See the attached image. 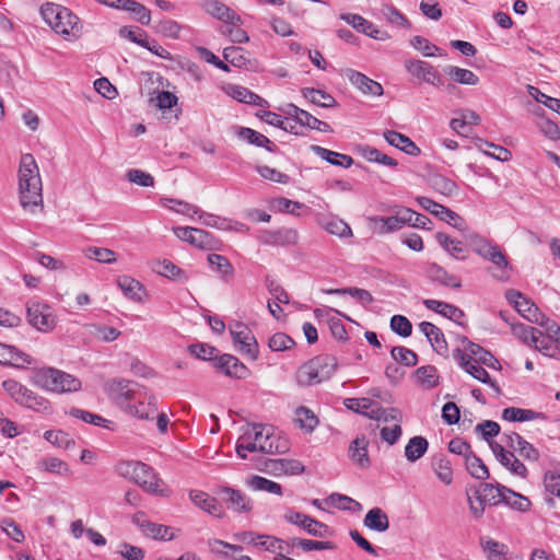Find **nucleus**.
<instances>
[{
  "instance_id": "f257e3e1",
  "label": "nucleus",
  "mask_w": 560,
  "mask_h": 560,
  "mask_svg": "<svg viewBox=\"0 0 560 560\" xmlns=\"http://www.w3.org/2000/svg\"><path fill=\"white\" fill-rule=\"evenodd\" d=\"M43 185L38 165L32 154H23L19 167L20 205L26 211L43 205Z\"/></svg>"
},
{
  "instance_id": "f03ea898",
  "label": "nucleus",
  "mask_w": 560,
  "mask_h": 560,
  "mask_svg": "<svg viewBox=\"0 0 560 560\" xmlns=\"http://www.w3.org/2000/svg\"><path fill=\"white\" fill-rule=\"evenodd\" d=\"M32 383L54 393H70L81 388L79 378L55 368H43L34 371Z\"/></svg>"
},
{
  "instance_id": "7ed1b4c3",
  "label": "nucleus",
  "mask_w": 560,
  "mask_h": 560,
  "mask_svg": "<svg viewBox=\"0 0 560 560\" xmlns=\"http://www.w3.org/2000/svg\"><path fill=\"white\" fill-rule=\"evenodd\" d=\"M116 471L119 476L138 483L147 492L164 494V491L160 488L162 485L161 479L144 463L136 460L120 462L116 465Z\"/></svg>"
},
{
  "instance_id": "20e7f679",
  "label": "nucleus",
  "mask_w": 560,
  "mask_h": 560,
  "mask_svg": "<svg viewBox=\"0 0 560 560\" xmlns=\"http://www.w3.org/2000/svg\"><path fill=\"white\" fill-rule=\"evenodd\" d=\"M338 365L336 357L319 354L303 364L298 373V382L302 386H312L332 376Z\"/></svg>"
},
{
  "instance_id": "39448f33",
  "label": "nucleus",
  "mask_w": 560,
  "mask_h": 560,
  "mask_svg": "<svg viewBox=\"0 0 560 560\" xmlns=\"http://www.w3.org/2000/svg\"><path fill=\"white\" fill-rule=\"evenodd\" d=\"M470 246L477 255L493 264L498 271L492 273L493 277L500 280L509 278V271L511 270V267L505 254L498 245H494L488 240L476 235L470 240Z\"/></svg>"
},
{
  "instance_id": "423d86ee",
  "label": "nucleus",
  "mask_w": 560,
  "mask_h": 560,
  "mask_svg": "<svg viewBox=\"0 0 560 560\" xmlns=\"http://www.w3.org/2000/svg\"><path fill=\"white\" fill-rule=\"evenodd\" d=\"M2 387L10 397L21 406L37 412H46L50 409V404L46 398L28 389L15 380L3 381Z\"/></svg>"
},
{
  "instance_id": "0eeeda50",
  "label": "nucleus",
  "mask_w": 560,
  "mask_h": 560,
  "mask_svg": "<svg viewBox=\"0 0 560 560\" xmlns=\"http://www.w3.org/2000/svg\"><path fill=\"white\" fill-rule=\"evenodd\" d=\"M27 322L42 332L51 331L57 325L54 310L46 303L31 301L26 305Z\"/></svg>"
},
{
  "instance_id": "6e6552de",
  "label": "nucleus",
  "mask_w": 560,
  "mask_h": 560,
  "mask_svg": "<svg viewBox=\"0 0 560 560\" xmlns=\"http://www.w3.org/2000/svg\"><path fill=\"white\" fill-rule=\"evenodd\" d=\"M175 235L189 243L190 245L205 249L212 250L218 248L219 241L211 233L190 226H178L173 229Z\"/></svg>"
},
{
  "instance_id": "1a4fd4ad",
  "label": "nucleus",
  "mask_w": 560,
  "mask_h": 560,
  "mask_svg": "<svg viewBox=\"0 0 560 560\" xmlns=\"http://www.w3.org/2000/svg\"><path fill=\"white\" fill-rule=\"evenodd\" d=\"M135 386L137 384L131 381L118 378L107 382L105 390L109 399L126 411L128 406H130V401L135 398Z\"/></svg>"
},
{
  "instance_id": "9d476101",
  "label": "nucleus",
  "mask_w": 560,
  "mask_h": 560,
  "mask_svg": "<svg viewBox=\"0 0 560 560\" xmlns=\"http://www.w3.org/2000/svg\"><path fill=\"white\" fill-rule=\"evenodd\" d=\"M232 339L242 354L250 360L258 358V343L252 330L243 323H236L230 329Z\"/></svg>"
},
{
  "instance_id": "9b49d317",
  "label": "nucleus",
  "mask_w": 560,
  "mask_h": 560,
  "mask_svg": "<svg viewBox=\"0 0 560 560\" xmlns=\"http://www.w3.org/2000/svg\"><path fill=\"white\" fill-rule=\"evenodd\" d=\"M405 68L412 77L435 88H442L445 84L443 77L436 68L427 61L406 60Z\"/></svg>"
},
{
  "instance_id": "f8f14e48",
  "label": "nucleus",
  "mask_w": 560,
  "mask_h": 560,
  "mask_svg": "<svg viewBox=\"0 0 560 560\" xmlns=\"http://www.w3.org/2000/svg\"><path fill=\"white\" fill-rule=\"evenodd\" d=\"M283 518L288 523L296 525L308 535L315 537L324 538L328 535L329 532V527L326 524L301 512L288 510L284 513Z\"/></svg>"
},
{
  "instance_id": "ddd939ff",
  "label": "nucleus",
  "mask_w": 560,
  "mask_h": 560,
  "mask_svg": "<svg viewBox=\"0 0 560 560\" xmlns=\"http://www.w3.org/2000/svg\"><path fill=\"white\" fill-rule=\"evenodd\" d=\"M132 523L137 525L147 537L161 540L174 539V535L170 534L171 527L149 521L145 513L142 511L133 514Z\"/></svg>"
},
{
  "instance_id": "4468645a",
  "label": "nucleus",
  "mask_w": 560,
  "mask_h": 560,
  "mask_svg": "<svg viewBox=\"0 0 560 560\" xmlns=\"http://www.w3.org/2000/svg\"><path fill=\"white\" fill-rule=\"evenodd\" d=\"M340 19L347 24L351 25L354 30L363 33L374 39L385 40L389 38V35L385 31L378 30L372 22L368 21L363 16L354 13H342Z\"/></svg>"
},
{
  "instance_id": "2eb2a0df",
  "label": "nucleus",
  "mask_w": 560,
  "mask_h": 560,
  "mask_svg": "<svg viewBox=\"0 0 560 560\" xmlns=\"http://www.w3.org/2000/svg\"><path fill=\"white\" fill-rule=\"evenodd\" d=\"M546 327L548 336H544V334L539 330L536 336L537 342H533L532 346L535 347L536 350L542 352L546 355L552 357L553 352L557 350V346H555V341L559 342L560 340V327L556 322L549 320Z\"/></svg>"
},
{
  "instance_id": "dca6fc26",
  "label": "nucleus",
  "mask_w": 560,
  "mask_h": 560,
  "mask_svg": "<svg viewBox=\"0 0 560 560\" xmlns=\"http://www.w3.org/2000/svg\"><path fill=\"white\" fill-rule=\"evenodd\" d=\"M222 500L226 503L228 508L238 513H248L253 509L252 500L242 491L223 487L220 490Z\"/></svg>"
},
{
  "instance_id": "f3484780",
  "label": "nucleus",
  "mask_w": 560,
  "mask_h": 560,
  "mask_svg": "<svg viewBox=\"0 0 560 560\" xmlns=\"http://www.w3.org/2000/svg\"><path fill=\"white\" fill-rule=\"evenodd\" d=\"M33 362L34 359L30 354L16 349L13 346L0 343V364L11 365L18 369H25Z\"/></svg>"
},
{
  "instance_id": "a211bd4d",
  "label": "nucleus",
  "mask_w": 560,
  "mask_h": 560,
  "mask_svg": "<svg viewBox=\"0 0 560 560\" xmlns=\"http://www.w3.org/2000/svg\"><path fill=\"white\" fill-rule=\"evenodd\" d=\"M203 9L213 18L236 26L242 24V19L232 9L219 0H202Z\"/></svg>"
},
{
  "instance_id": "6ab92c4d",
  "label": "nucleus",
  "mask_w": 560,
  "mask_h": 560,
  "mask_svg": "<svg viewBox=\"0 0 560 560\" xmlns=\"http://www.w3.org/2000/svg\"><path fill=\"white\" fill-rule=\"evenodd\" d=\"M420 331L427 337L433 350L443 357H447L448 347L443 331L430 322H422L419 324Z\"/></svg>"
},
{
  "instance_id": "aec40b11",
  "label": "nucleus",
  "mask_w": 560,
  "mask_h": 560,
  "mask_svg": "<svg viewBox=\"0 0 560 560\" xmlns=\"http://www.w3.org/2000/svg\"><path fill=\"white\" fill-rule=\"evenodd\" d=\"M346 75L349 79V81L363 94L373 96L383 95V86L378 82L366 77L365 74L352 69H348L346 71Z\"/></svg>"
},
{
  "instance_id": "412c9836",
  "label": "nucleus",
  "mask_w": 560,
  "mask_h": 560,
  "mask_svg": "<svg viewBox=\"0 0 560 560\" xmlns=\"http://www.w3.org/2000/svg\"><path fill=\"white\" fill-rule=\"evenodd\" d=\"M508 492V487L501 483H480L476 491L477 500L482 501L483 504L499 505L503 503L504 493Z\"/></svg>"
},
{
  "instance_id": "4be33fe9",
  "label": "nucleus",
  "mask_w": 560,
  "mask_h": 560,
  "mask_svg": "<svg viewBox=\"0 0 560 560\" xmlns=\"http://www.w3.org/2000/svg\"><path fill=\"white\" fill-rule=\"evenodd\" d=\"M266 469L268 472H271L276 476L281 475H300L304 471V466L300 460L296 459H288V458H277V459H268L265 463Z\"/></svg>"
},
{
  "instance_id": "5701e85b",
  "label": "nucleus",
  "mask_w": 560,
  "mask_h": 560,
  "mask_svg": "<svg viewBox=\"0 0 560 560\" xmlns=\"http://www.w3.org/2000/svg\"><path fill=\"white\" fill-rule=\"evenodd\" d=\"M215 366L230 377L244 378L248 373V369L245 364L236 357L228 353L218 359Z\"/></svg>"
},
{
  "instance_id": "b1692460",
  "label": "nucleus",
  "mask_w": 560,
  "mask_h": 560,
  "mask_svg": "<svg viewBox=\"0 0 560 560\" xmlns=\"http://www.w3.org/2000/svg\"><path fill=\"white\" fill-rule=\"evenodd\" d=\"M243 433L237 439V443L242 445V447L247 448L248 452H260L265 454H277V453H283L287 451L288 446L285 444L283 445H272L267 444L266 441H264L262 444L254 443L250 438V432H247L245 427H243Z\"/></svg>"
},
{
  "instance_id": "393cba45",
  "label": "nucleus",
  "mask_w": 560,
  "mask_h": 560,
  "mask_svg": "<svg viewBox=\"0 0 560 560\" xmlns=\"http://www.w3.org/2000/svg\"><path fill=\"white\" fill-rule=\"evenodd\" d=\"M384 138L388 144L399 149L408 155L418 156L421 152L419 147L409 137L400 132L387 130L384 132Z\"/></svg>"
},
{
  "instance_id": "a878e982",
  "label": "nucleus",
  "mask_w": 560,
  "mask_h": 560,
  "mask_svg": "<svg viewBox=\"0 0 560 560\" xmlns=\"http://www.w3.org/2000/svg\"><path fill=\"white\" fill-rule=\"evenodd\" d=\"M423 305L428 310L436 312V313L441 314L442 316L457 323L458 325H463L460 319L465 316V314L457 306L448 304L443 301L431 300V299L424 300Z\"/></svg>"
},
{
  "instance_id": "bb28decb",
  "label": "nucleus",
  "mask_w": 560,
  "mask_h": 560,
  "mask_svg": "<svg viewBox=\"0 0 560 560\" xmlns=\"http://www.w3.org/2000/svg\"><path fill=\"white\" fill-rule=\"evenodd\" d=\"M369 441L364 435L357 436L350 444L348 453L351 460L361 468L370 466Z\"/></svg>"
},
{
  "instance_id": "cd10ccee",
  "label": "nucleus",
  "mask_w": 560,
  "mask_h": 560,
  "mask_svg": "<svg viewBox=\"0 0 560 560\" xmlns=\"http://www.w3.org/2000/svg\"><path fill=\"white\" fill-rule=\"evenodd\" d=\"M261 243L266 245H290L298 241V233L292 229H282L278 231H266L260 236Z\"/></svg>"
},
{
  "instance_id": "c85d7f7f",
  "label": "nucleus",
  "mask_w": 560,
  "mask_h": 560,
  "mask_svg": "<svg viewBox=\"0 0 560 560\" xmlns=\"http://www.w3.org/2000/svg\"><path fill=\"white\" fill-rule=\"evenodd\" d=\"M245 429L247 430V432H250V438L254 443L262 444L264 441H266L267 444H272V445L285 444L287 445L285 442L280 443L276 439V436L273 434V429L271 427L260 424V423H248L245 425Z\"/></svg>"
},
{
  "instance_id": "c756f323",
  "label": "nucleus",
  "mask_w": 560,
  "mask_h": 560,
  "mask_svg": "<svg viewBox=\"0 0 560 560\" xmlns=\"http://www.w3.org/2000/svg\"><path fill=\"white\" fill-rule=\"evenodd\" d=\"M236 135L249 144L265 148L269 152H275L277 149V145L269 138L252 128L240 127Z\"/></svg>"
},
{
  "instance_id": "7c9ffc66",
  "label": "nucleus",
  "mask_w": 560,
  "mask_h": 560,
  "mask_svg": "<svg viewBox=\"0 0 560 560\" xmlns=\"http://www.w3.org/2000/svg\"><path fill=\"white\" fill-rule=\"evenodd\" d=\"M153 271L174 281L188 280L186 272L168 259L156 260L152 266Z\"/></svg>"
},
{
  "instance_id": "2f4dec72",
  "label": "nucleus",
  "mask_w": 560,
  "mask_h": 560,
  "mask_svg": "<svg viewBox=\"0 0 560 560\" xmlns=\"http://www.w3.org/2000/svg\"><path fill=\"white\" fill-rule=\"evenodd\" d=\"M311 150L332 165L349 168L353 164V159L350 155L338 153L317 144L311 145Z\"/></svg>"
},
{
  "instance_id": "473e14b6",
  "label": "nucleus",
  "mask_w": 560,
  "mask_h": 560,
  "mask_svg": "<svg viewBox=\"0 0 560 560\" xmlns=\"http://www.w3.org/2000/svg\"><path fill=\"white\" fill-rule=\"evenodd\" d=\"M462 343L472 355L477 357V359H475L477 362L492 369L501 368L499 361L493 357V354L490 351L483 349L478 343L468 340L467 337L462 338Z\"/></svg>"
},
{
  "instance_id": "72a5a7b5",
  "label": "nucleus",
  "mask_w": 560,
  "mask_h": 560,
  "mask_svg": "<svg viewBox=\"0 0 560 560\" xmlns=\"http://www.w3.org/2000/svg\"><path fill=\"white\" fill-rule=\"evenodd\" d=\"M190 500L201 510L206 511L207 513L221 517L222 516V509L218 504L217 500L207 493L202 491L191 490L189 493Z\"/></svg>"
},
{
  "instance_id": "f704fd0d",
  "label": "nucleus",
  "mask_w": 560,
  "mask_h": 560,
  "mask_svg": "<svg viewBox=\"0 0 560 560\" xmlns=\"http://www.w3.org/2000/svg\"><path fill=\"white\" fill-rule=\"evenodd\" d=\"M427 276L435 282L444 287H451L454 289H459L462 287L460 279L455 277L454 275L448 273L444 268L436 264H431L427 268Z\"/></svg>"
},
{
  "instance_id": "c9c22d12",
  "label": "nucleus",
  "mask_w": 560,
  "mask_h": 560,
  "mask_svg": "<svg viewBox=\"0 0 560 560\" xmlns=\"http://www.w3.org/2000/svg\"><path fill=\"white\" fill-rule=\"evenodd\" d=\"M521 304L517 305V313L530 323H535L539 326L547 325L549 318L527 298L523 299Z\"/></svg>"
},
{
  "instance_id": "e433bc0d",
  "label": "nucleus",
  "mask_w": 560,
  "mask_h": 560,
  "mask_svg": "<svg viewBox=\"0 0 560 560\" xmlns=\"http://www.w3.org/2000/svg\"><path fill=\"white\" fill-rule=\"evenodd\" d=\"M363 524L371 530L386 532L389 528L387 514L381 508L371 509L364 516Z\"/></svg>"
},
{
  "instance_id": "4c0bfd02",
  "label": "nucleus",
  "mask_w": 560,
  "mask_h": 560,
  "mask_svg": "<svg viewBox=\"0 0 560 560\" xmlns=\"http://www.w3.org/2000/svg\"><path fill=\"white\" fill-rule=\"evenodd\" d=\"M52 30L63 36L79 37L81 35L82 26L80 25L79 18L69 10V16L66 19H57Z\"/></svg>"
},
{
  "instance_id": "58836bf2",
  "label": "nucleus",
  "mask_w": 560,
  "mask_h": 560,
  "mask_svg": "<svg viewBox=\"0 0 560 560\" xmlns=\"http://www.w3.org/2000/svg\"><path fill=\"white\" fill-rule=\"evenodd\" d=\"M435 240L452 257L462 260L467 258L468 250L460 241L454 240L442 232L435 234Z\"/></svg>"
},
{
  "instance_id": "ea45409f",
  "label": "nucleus",
  "mask_w": 560,
  "mask_h": 560,
  "mask_svg": "<svg viewBox=\"0 0 560 560\" xmlns=\"http://www.w3.org/2000/svg\"><path fill=\"white\" fill-rule=\"evenodd\" d=\"M369 226L376 234L392 233L401 229V224L396 214L390 217L369 218Z\"/></svg>"
},
{
  "instance_id": "a19ab883",
  "label": "nucleus",
  "mask_w": 560,
  "mask_h": 560,
  "mask_svg": "<svg viewBox=\"0 0 560 560\" xmlns=\"http://www.w3.org/2000/svg\"><path fill=\"white\" fill-rule=\"evenodd\" d=\"M432 469L436 477L444 485H451L453 481V469L451 462L444 454H436L432 457Z\"/></svg>"
},
{
  "instance_id": "79ce46f5",
  "label": "nucleus",
  "mask_w": 560,
  "mask_h": 560,
  "mask_svg": "<svg viewBox=\"0 0 560 560\" xmlns=\"http://www.w3.org/2000/svg\"><path fill=\"white\" fill-rule=\"evenodd\" d=\"M444 72L455 83L464 85H477L479 83L478 75L468 69L459 68L456 66H446L444 68Z\"/></svg>"
},
{
  "instance_id": "37998d69",
  "label": "nucleus",
  "mask_w": 560,
  "mask_h": 560,
  "mask_svg": "<svg viewBox=\"0 0 560 560\" xmlns=\"http://www.w3.org/2000/svg\"><path fill=\"white\" fill-rule=\"evenodd\" d=\"M207 259H208V262L210 264V266L218 273H220L221 278L224 281L228 282L233 279L234 267L225 256H222L219 254H209Z\"/></svg>"
},
{
  "instance_id": "c03bdc74",
  "label": "nucleus",
  "mask_w": 560,
  "mask_h": 560,
  "mask_svg": "<svg viewBox=\"0 0 560 560\" xmlns=\"http://www.w3.org/2000/svg\"><path fill=\"white\" fill-rule=\"evenodd\" d=\"M301 93L308 102L313 103L314 105L320 107H334L337 105L336 100L329 93L323 90L303 88Z\"/></svg>"
},
{
  "instance_id": "a18cd8bd",
  "label": "nucleus",
  "mask_w": 560,
  "mask_h": 560,
  "mask_svg": "<svg viewBox=\"0 0 560 560\" xmlns=\"http://www.w3.org/2000/svg\"><path fill=\"white\" fill-rule=\"evenodd\" d=\"M502 418L506 421H532L536 419H544L545 416L532 409H522L517 407H508L502 411Z\"/></svg>"
},
{
  "instance_id": "49530a36",
  "label": "nucleus",
  "mask_w": 560,
  "mask_h": 560,
  "mask_svg": "<svg viewBox=\"0 0 560 560\" xmlns=\"http://www.w3.org/2000/svg\"><path fill=\"white\" fill-rule=\"evenodd\" d=\"M476 147L481 150L483 153L499 160L502 162L509 161L512 158V153L503 148L502 145L494 144L481 138H477L475 140Z\"/></svg>"
},
{
  "instance_id": "de8ad7c7",
  "label": "nucleus",
  "mask_w": 560,
  "mask_h": 560,
  "mask_svg": "<svg viewBox=\"0 0 560 560\" xmlns=\"http://www.w3.org/2000/svg\"><path fill=\"white\" fill-rule=\"evenodd\" d=\"M429 443L425 438L417 435L409 440L405 447V456L409 462L420 459L428 451Z\"/></svg>"
},
{
  "instance_id": "09e8293b",
  "label": "nucleus",
  "mask_w": 560,
  "mask_h": 560,
  "mask_svg": "<svg viewBox=\"0 0 560 560\" xmlns=\"http://www.w3.org/2000/svg\"><path fill=\"white\" fill-rule=\"evenodd\" d=\"M126 412L139 419H154L155 415H158L156 400L154 397H151L148 402L139 401L138 405H130Z\"/></svg>"
},
{
  "instance_id": "8fccbe9b",
  "label": "nucleus",
  "mask_w": 560,
  "mask_h": 560,
  "mask_svg": "<svg viewBox=\"0 0 560 560\" xmlns=\"http://www.w3.org/2000/svg\"><path fill=\"white\" fill-rule=\"evenodd\" d=\"M117 284L127 298L133 301H141L143 285L138 280L129 276H121L117 279Z\"/></svg>"
},
{
  "instance_id": "3c124183",
  "label": "nucleus",
  "mask_w": 560,
  "mask_h": 560,
  "mask_svg": "<svg viewBox=\"0 0 560 560\" xmlns=\"http://www.w3.org/2000/svg\"><path fill=\"white\" fill-rule=\"evenodd\" d=\"M44 21L52 28L57 19L62 20L69 16V9L55 3H46L40 8Z\"/></svg>"
},
{
  "instance_id": "603ef678",
  "label": "nucleus",
  "mask_w": 560,
  "mask_h": 560,
  "mask_svg": "<svg viewBox=\"0 0 560 560\" xmlns=\"http://www.w3.org/2000/svg\"><path fill=\"white\" fill-rule=\"evenodd\" d=\"M231 95L233 98H235L238 102L245 103V104H253L257 106H265L267 105V101L257 95L256 93L252 92L247 88L241 86V85H232L230 88Z\"/></svg>"
},
{
  "instance_id": "864d4df0",
  "label": "nucleus",
  "mask_w": 560,
  "mask_h": 560,
  "mask_svg": "<svg viewBox=\"0 0 560 560\" xmlns=\"http://www.w3.org/2000/svg\"><path fill=\"white\" fill-rule=\"evenodd\" d=\"M291 547H300L303 551H313V550H331L335 549V544L332 541H319V540H311L305 538H291L285 542Z\"/></svg>"
},
{
  "instance_id": "5fc2aeb1",
  "label": "nucleus",
  "mask_w": 560,
  "mask_h": 560,
  "mask_svg": "<svg viewBox=\"0 0 560 560\" xmlns=\"http://www.w3.org/2000/svg\"><path fill=\"white\" fill-rule=\"evenodd\" d=\"M282 112L290 116V117H294V120L303 126V127H307L310 129L313 130V121H316L317 118L315 116H313L311 113L298 107L296 105L290 103V104H287L285 107L282 108Z\"/></svg>"
},
{
  "instance_id": "6e6d98bb",
  "label": "nucleus",
  "mask_w": 560,
  "mask_h": 560,
  "mask_svg": "<svg viewBox=\"0 0 560 560\" xmlns=\"http://www.w3.org/2000/svg\"><path fill=\"white\" fill-rule=\"evenodd\" d=\"M37 468L42 471H48L60 476H68L70 474L68 464L57 457L39 459L37 462Z\"/></svg>"
},
{
  "instance_id": "4d7b16f0",
  "label": "nucleus",
  "mask_w": 560,
  "mask_h": 560,
  "mask_svg": "<svg viewBox=\"0 0 560 560\" xmlns=\"http://www.w3.org/2000/svg\"><path fill=\"white\" fill-rule=\"evenodd\" d=\"M466 468L471 477L480 480L489 478L490 474L485 463L472 452L466 458Z\"/></svg>"
},
{
  "instance_id": "13d9d810",
  "label": "nucleus",
  "mask_w": 560,
  "mask_h": 560,
  "mask_svg": "<svg viewBox=\"0 0 560 560\" xmlns=\"http://www.w3.org/2000/svg\"><path fill=\"white\" fill-rule=\"evenodd\" d=\"M503 503L518 512H526L532 506V502L527 497L515 492L510 488H508V492L504 493Z\"/></svg>"
},
{
  "instance_id": "bf43d9fd",
  "label": "nucleus",
  "mask_w": 560,
  "mask_h": 560,
  "mask_svg": "<svg viewBox=\"0 0 560 560\" xmlns=\"http://www.w3.org/2000/svg\"><path fill=\"white\" fill-rule=\"evenodd\" d=\"M247 485L254 490L266 491L278 495L282 493L280 483L269 480L265 477L253 476L247 480Z\"/></svg>"
},
{
  "instance_id": "052dcab7",
  "label": "nucleus",
  "mask_w": 560,
  "mask_h": 560,
  "mask_svg": "<svg viewBox=\"0 0 560 560\" xmlns=\"http://www.w3.org/2000/svg\"><path fill=\"white\" fill-rule=\"evenodd\" d=\"M418 382L427 388H433L439 384L438 370L433 365L420 366L416 370Z\"/></svg>"
},
{
  "instance_id": "680f3d73",
  "label": "nucleus",
  "mask_w": 560,
  "mask_h": 560,
  "mask_svg": "<svg viewBox=\"0 0 560 560\" xmlns=\"http://www.w3.org/2000/svg\"><path fill=\"white\" fill-rule=\"evenodd\" d=\"M390 354L397 363L406 366H415L418 363L417 353L406 347H393Z\"/></svg>"
},
{
  "instance_id": "e2e57ef3",
  "label": "nucleus",
  "mask_w": 560,
  "mask_h": 560,
  "mask_svg": "<svg viewBox=\"0 0 560 560\" xmlns=\"http://www.w3.org/2000/svg\"><path fill=\"white\" fill-rule=\"evenodd\" d=\"M84 255L89 259H94L102 264H114L116 261V254L109 248L91 246L84 250Z\"/></svg>"
},
{
  "instance_id": "0e129e2a",
  "label": "nucleus",
  "mask_w": 560,
  "mask_h": 560,
  "mask_svg": "<svg viewBox=\"0 0 560 560\" xmlns=\"http://www.w3.org/2000/svg\"><path fill=\"white\" fill-rule=\"evenodd\" d=\"M45 439L51 444L69 450L74 446V440L65 431L61 430H49L44 434Z\"/></svg>"
},
{
  "instance_id": "69168bd1",
  "label": "nucleus",
  "mask_w": 560,
  "mask_h": 560,
  "mask_svg": "<svg viewBox=\"0 0 560 560\" xmlns=\"http://www.w3.org/2000/svg\"><path fill=\"white\" fill-rule=\"evenodd\" d=\"M430 185L433 189L444 196H452L457 191V185L455 182L443 175H433L430 178Z\"/></svg>"
},
{
  "instance_id": "338daca9",
  "label": "nucleus",
  "mask_w": 560,
  "mask_h": 560,
  "mask_svg": "<svg viewBox=\"0 0 560 560\" xmlns=\"http://www.w3.org/2000/svg\"><path fill=\"white\" fill-rule=\"evenodd\" d=\"M296 422L301 429L307 432L314 431L318 424V419L315 413L306 407H299L295 411Z\"/></svg>"
},
{
  "instance_id": "774afa93",
  "label": "nucleus",
  "mask_w": 560,
  "mask_h": 560,
  "mask_svg": "<svg viewBox=\"0 0 560 560\" xmlns=\"http://www.w3.org/2000/svg\"><path fill=\"white\" fill-rule=\"evenodd\" d=\"M511 329L513 335L524 343L532 346L533 342H537L536 336L539 332L537 328L524 324H511Z\"/></svg>"
}]
</instances>
